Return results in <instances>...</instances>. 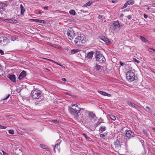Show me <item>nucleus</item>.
Wrapping results in <instances>:
<instances>
[{
    "mask_svg": "<svg viewBox=\"0 0 155 155\" xmlns=\"http://www.w3.org/2000/svg\"><path fill=\"white\" fill-rule=\"evenodd\" d=\"M148 51L150 52H155V49L152 48H150L148 49Z\"/></svg>",
    "mask_w": 155,
    "mask_h": 155,
    "instance_id": "f704fd0d",
    "label": "nucleus"
},
{
    "mask_svg": "<svg viewBox=\"0 0 155 155\" xmlns=\"http://www.w3.org/2000/svg\"><path fill=\"white\" fill-rule=\"evenodd\" d=\"M64 82L66 81V79L65 78H63L61 79Z\"/></svg>",
    "mask_w": 155,
    "mask_h": 155,
    "instance_id": "6e6d98bb",
    "label": "nucleus"
},
{
    "mask_svg": "<svg viewBox=\"0 0 155 155\" xmlns=\"http://www.w3.org/2000/svg\"><path fill=\"white\" fill-rule=\"evenodd\" d=\"M126 135L127 137L130 138L134 137V134L131 130H128L126 131Z\"/></svg>",
    "mask_w": 155,
    "mask_h": 155,
    "instance_id": "9d476101",
    "label": "nucleus"
},
{
    "mask_svg": "<svg viewBox=\"0 0 155 155\" xmlns=\"http://www.w3.org/2000/svg\"><path fill=\"white\" fill-rule=\"evenodd\" d=\"M2 152H3V155H8V154L7 153L5 152V151L2 150Z\"/></svg>",
    "mask_w": 155,
    "mask_h": 155,
    "instance_id": "603ef678",
    "label": "nucleus"
},
{
    "mask_svg": "<svg viewBox=\"0 0 155 155\" xmlns=\"http://www.w3.org/2000/svg\"><path fill=\"white\" fill-rule=\"evenodd\" d=\"M96 58L97 61L101 63H104L105 61V58L102 54H97Z\"/></svg>",
    "mask_w": 155,
    "mask_h": 155,
    "instance_id": "0eeeda50",
    "label": "nucleus"
},
{
    "mask_svg": "<svg viewBox=\"0 0 155 155\" xmlns=\"http://www.w3.org/2000/svg\"><path fill=\"white\" fill-rule=\"evenodd\" d=\"M52 121L54 122H57L58 121V120H52Z\"/></svg>",
    "mask_w": 155,
    "mask_h": 155,
    "instance_id": "bf43d9fd",
    "label": "nucleus"
},
{
    "mask_svg": "<svg viewBox=\"0 0 155 155\" xmlns=\"http://www.w3.org/2000/svg\"><path fill=\"white\" fill-rule=\"evenodd\" d=\"M127 80L130 82L133 81L135 79L134 72L132 71H128L126 74Z\"/></svg>",
    "mask_w": 155,
    "mask_h": 155,
    "instance_id": "20e7f679",
    "label": "nucleus"
},
{
    "mask_svg": "<svg viewBox=\"0 0 155 155\" xmlns=\"http://www.w3.org/2000/svg\"><path fill=\"white\" fill-rule=\"evenodd\" d=\"M67 35L68 38L70 40L73 39L75 36L74 31L72 28H70L67 31Z\"/></svg>",
    "mask_w": 155,
    "mask_h": 155,
    "instance_id": "39448f33",
    "label": "nucleus"
},
{
    "mask_svg": "<svg viewBox=\"0 0 155 155\" xmlns=\"http://www.w3.org/2000/svg\"><path fill=\"white\" fill-rule=\"evenodd\" d=\"M100 124V123L99 121H98L97 122H96L95 124L94 125V126L95 127H97L98 126V125H99Z\"/></svg>",
    "mask_w": 155,
    "mask_h": 155,
    "instance_id": "ea45409f",
    "label": "nucleus"
},
{
    "mask_svg": "<svg viewBox=\"0 0 155 155\" xmlns=\"http://www.w3.org/2000/svg\"><path fill=\"white\" fill-rule=\"evenodd\" d=\"M18 38V37L16 35L12 36L11 38V41H15Z\"/></svg>",
    "mask_w": 155,
    "mask_h": 155,
    "instance_id": "c85d7f7f",
    "label": "nucleus"
},
{
    "mask_svg": "<svg viewBox=\"0 0 155 155\" xmlns=\"http://www.w3.org/2000/svg\"><path fill=\"white\" fill-rule=\"evenodd\" d=\"M127 104L129 105H130L131 106L133 107V108H136L137 109H139L140 108V107L139 106L133 103H131L130 102L128 101L127 102Z\"/></svg>",
    "mask_w": 155,
    "mask_h": 155,
    "instance_id": "ddd939ff",
    "label": "nucleus"
},
{
    "mask_svg": "<svg viewBox=\"0 0 155 155\" xmlns=\"http://www.w3.org/2000/svg\"><path fill=\"white\" fill-rule=\"evenodd\" d=\"M50 45L56 48H57L58 47V46L54 44H51Z\"/></svg>",
    "mask_w": 155,
    "mask_h": 155,
    "instance_id": "4c0bfd02",
    "label": "nucleus"
},
{
    "mask_svg": "<svg viewBox=\"0 0 155 155\" xmlns=\"http://www.w3.org/2000/svg\"><path fill=\"white\" fill-rule=\"evenodd\" d=\"M46 59L50 61H51L53 63H55V64H56L57 65H59V66H61L62 68H65V67L63 65L59 64L57 62L54 61H53V60H52L50 59Z\"/></svg>",
    "mask_w": 155,
    "mask_h": 155,
    "instance_id": "aec40b11",
    "label": "nucleus"
},
{
    "mask_svg": "<svg viewBox=\"0 0 155 155\" xmlns=\"http://www.w3.org/2000/svg\"><path fill=\"white\" fill-rule=\"evenodd\" d=\"M94 54V52L93 51H91L88 53L87 54L86 56V58L88 59H91L92 58L93 55Z\"/></svg>",
    "mask_w": 155,
    "mask_h": 155,
    "instance_id": "dca6fc26",
    "label": "nucleus"
},
{
    "mask_svg": "<svg viewBox=\"0 0 155 155\" xmlns=\"http://www.w3.org/2000/svg\"><path fill=\"white\" fill-rule=\"evenodd\" d=\"M101 66L96 64L94 67V68L97 70H99L101 69Z\"/></svg>",
    "mask_w": 155,
    "mask_h": 155,
    "instance_id": "cd10ccee",
    "label": "nucleus"
},
{
    "mask_svg": "<svg viewBox=\"0 0 155 155\" xmlns=\"http://www.w3.org/2000/svg\"><path fill=\"white\" fill-rule=\"evenodd\" d=\"M81 110V108L78 107V109H74L72 108H70L68 109V111L70 113L75 116H77L80 113Z\"/></svg>",
    "mask_w": 155,
    "mask_h": 155,
    "instance_id": "423d86ee",
    "label": "nucleus"
},
{
    "mask_svg": "<svg viewBox=\"0 0 155 155\" xmlns=\"http://www.w3.org/2000/svg\"><path fill=\"white\" fill-rule=\"evenodd\" d=\"M128 5H127V3L126 2L124 4V5L122 7V9H123L124 8H126Z\"/></svg>",
    "mask_w": 155,
    "mask_h": 155,
    "instance_id": "37998d69",
    "label": "nucleus"
},
{
    "mask_svg": "<svg viewBox=\"0 0 155 155\" xmlns=\"http://www.w3.org/2000/svg\"><path fill=\"white\" fill-rule=\"evenodd\" d=\"M119 63L120 65L121 66H123L124 65V64L121 61L119 62Z\"/></svg>",
    "mask_w": 155,
    "mask_h": 155,
    "instance_id": "3c124183",
    "label": "nucleus"
},
{
    "mask_svg": "<svg viewBox=\"0 0 155 155\" xmlns=\"http://www.w3.org/2000/svg\"><path fill=\"white\" fill-rule=\"evenodd\" d=\"M100 137L102 139H104L105 137V135L103 134L100 135Z\"/></svg>",
    "mask_w": 155,
    "mask_h": 155,
    "instance_id": "a19ab883",
    "label": "nucleus"
},
{
    "mask_svg": "<svg viewBox=\"0 0 155 155\" xmlns=\"http://www.w3.org/2000/svg\"><path fill=\"white\" fill-rule=\"evenodd\" d=\"M106 127L104 126H102L100 127L99 128V131H101V133H102L106 130Z\"/></svg>",
    "mask_w": 155,
    "mask_h": 155,
    "instance_id": "393cba45",
    "label": "nucleus"
},
{
    "mask_svg": "<svg viewBox=\"0 0 155 155\" xmlns=\"http://www.w3.org/2000/svg\"><path fill=\"white\" fill-rule=\"evenodd\" d=\"M98 121H99L100 124L104 122V120L101 118H100L99 119Z\"/></svg>",
    "mask_w": 155,
    "mask_h": 155,
    "instance_id": "e433bc0d",
    "label": "nucleus"
},
{
    "mask_svg": "<svg viewBox=\"0 0 155 155\" xmlns=\"http://www.w3.org/2000/svg\"><path fill=\"white\" fill-rule=\"evenodd\" d=\"M8 133L11 134H14V131L12 130H8Z\"/></svg>",
    "mask_w": 155,
    "mask_h": 155,
    "instance_id": "72a5a7b5",
    "label": "nucleus"
},
{
    "mask_svg": "<svg viewBox=\"0 0 155 155\" xmlns=\"http://www.w3.org/2000/svg\"><path fill=\"white\" fill-rule=\"evenodd\" d=\"M69 13L71 15H75L76 13L75 11L73 10H71L69 11Z\"/></svg>",
    "mask_w": 155,
    "mask_h": 155,
    "instance_id": "473e14b6",
    "label": "nucleus"
},
{
    "mask_svg": "<svg viewBox=\"0 0 155 155\" xmlns=\"http://www.w3.org/2000/svg\"><path fill=\"white\" fill-rule=\"evenodd\" d=\"M143 17L145 18H147L148 16H147V15L145 14H143Z\"/></svg>",
    "mask_w": 155,
    "mask_h": 155,
    "instance_id": "5fc2aeb1",
    "label": "nucleus"
},
{
    "mask_svg": "<svg viewBox=\"0 0 155 155\" xmlns=\"http://www.w3.org/2000/svg\"><path fill=\"white\" fill-rule=\"evenodd\" d=\"M114 144L115 146V147L117 148L120 146V142L118 140H117L114 143Z\"/></svg>",
    "mask_w": 155,
    "mask_h": 155,
    "instance_id": "6ab92c4d",
    "label": "nucleus"
},
{
    "mask_svg": "<svg viewBox=\"0 0 155 155\" xmlns=\"http://www.w3.org/2000/svg\"><path fill=\"white\" fill-rule=\"evenodd\" d=\"M116 2L117 1H116L112 0V1L111 2L113 3H116Z\"/></svg>",
    "mask_w": 155,
    "mask_h": 155,
    "instance_id": "13d9d810",
    "label": "nucleus"
},
{
    "mask_svg": "<svg viewBox=\"0 0 155 155\" xmlns=\"http://www.w3.org/2000/svg\"><path fill=\"white\" fill-rule=\"evenodd\" d=\"M61 141L59 140H57V144H55L54 147V151L55 152H56V148L57 147V149L59 150V147H58L59 145L61 143Z\"/></svg>",
    "mask_w": 155,
    "mask_h": 155,
    "instance_id": "2eb2a0df",
    "label": "nucleus"
},
{
    "mask_svg": "<svg viewBox=\"0 0 155 155\" xmlns=\"http://www.w3.org/2000/svg\"><path fill=\"white\" fill-rule=\"evenodd\" d=\"M66 94H68V95H69L67 93H66Z\"/></svg>",
    "mask_w": 155,
    "mask_h": 155,
    "instance_id": "69168bd1",
    "label": "nucleus"
},
{
    "mask_svg": "<svg viewBox=\"0 0 155 155\" xmlns=\"http://www.w3.org/2000/svg\"><path fill=\"white\" fill-rule=\"evenodd\" d=\"M126 2L127 3V5H132L134 3V2L133 0H129L127 2Z\"/></svg>",
    "mask_w": 155,
    "mask_h": 155,
    "instance_id": "bb28decb",
    "label": "nucleus"
},
{
    "mask_svg": "<svg viewBox=\"0 0 155 155\" xmlns=\"http://www.w3.org/2000/svg\"><path fill=\"white\" fill-rule=\"evenodd\" d=\"M140 38L141 41H143L145 43H147L148 42V41L143 36H140Z\"/></svg>",
    "mask_w": 155,
    "mask_h": 155,
    "instance_id": "5701e85b",
    "label": "nucleus"
},
{
    "mask_svg": "<svg viewBox=\"0 0 155 155\" xmlns=\"http://www.w3.org/2000/svg\"><path fill=\"white\" fill-rule=\"evenodd\" d=\"M100 38L104 41L108 43V44H111V42L107 38L104 36H101Z\"/></svg>",
    "mask_w": 155,
    "mask_h": 155,
    "instance_id": "f8f14e48",
    "label": "nucleus"
},
{
    "mask_svg": "<svg viewBox=\"0 0 155 155\" xmlns=\"http://www.w3.org/2000/svg\"><path fill=\"white\" fill-rule=\"evenodd\" d=\"M26 76V72L23 71L20 74L18 77V79L20 80H21L24 78Z\"/></svg>",
    "mask_w": 155,
    "mask_h": 155,
    "instance_id": "9b49d317",
    "label": "nucleus"
},
{
    "mask_svg": "<svg viewBox=\"0 0 155 155\" xmlns=\"http://www.w3.org/2000/svg\"><path fill=\"white\" fill-rule=\"evenodd\" d=\"M29 20H30L32 22L36 21H37L36 19H29Z\"/></svg>",
    "mask_w": 155,
    "mask_h": 155,
    "instance_id": "8fccbe9b",
    "label": "nucleus"
},
{
    "mask_svg": "<svg viewBox=\"0 0 155 155\" xmlns=\"http://www.w3.org/2000/svg\"><path fill=\"white\" fill-rule=\"evenodd\" d=\"M152 5L153 7H155V3L154 4H152Z\"/></svg>",
    "mask_w": 155,
    "mask_h": 155,
    "instance_id": "052dcab7",
    "label": "nucleus"
},
{
    "mask_svg": "<svg viewBox=\"0 0 155 155\" xmlns=\"http://www.w3.org/2000/svg\"><path fill=\"white\" fill-rule=\"evenodd\" d=\"M6 128V127L0 125V128L1 129H5Z\"/></svg>",
    "mask_w": 155,
    "mask_h": 155,
    "instance_id": "c03bdc74",
    "label": "nucleus"
},
{
    "mask_svg": "<svg viewBox=\"0 0 155 155\" xmlns=\"http://www.w3.org/2000/svg\"><path fill=\"white\" fill-rule=\"evenodd\" d=\"M127 17L128 19L129 20L131 19V16L130 15L127 16Z\"/></svg>",
    "mask_w": 155,
    "mask_h": 155,
    "instance_id": "09e8293b",
    "label": "nucleus"
},
{
    "mask_svg": "<svg viewBox=\"0 0 155 155\" xmlns=\"http://www.w3.org/2000/svg\"><path fill=\"white\" fill-rule=\"evenodd\" d=\"M31 96L34 99H39L41 96V92L38 89L34 90L31 91Z\"/></svg>",
    "mask_w": 155,
    "mask_h": 155,
    "instance_id": "7ed1b4c3",
    "label": "nucleus"
},
{
    "mask_svg": "<svg viewBox=\"0 0 155 155\" xmlns=\"http://www.w3.org/2000/svg\"><path fill=\"white\" fill-rule=\"evenodd\" d=\"M40 146L41 148H43V149H48L49 150V148L47 147L45 145L43 144H41L40 145Z\"/></svg>",
    "mask_w": 155,
    "mask_h": 155,
    "instance_id": "b1692460",
    "label": "nucleus"
},
{
    "mask_svg": "<svg viewBox=\"0 0 155 155\" xmlns=\"http://www.w3.org/2000/svg\"><path fill=\"white\" fill-rule=\"evenodd\" d=\"M74 43L76 45L81 46L86 42V38L84 35L77 36L74 40Z\"/></svg>",
    "mask_w": 155,
    "mask_h": 155,
    "instance_id": "f257e3e1",
    "label": "nucleus"
},
{
    "mask_svg": "<svg viewBox=\"0 0 155 155\" xmlns=\"http://www.w3.org/2000/svg\"><path fill=\"white\" fill-rule=\"evenodd\" d=\"M147 9L148 10H150V8L149 7H148L147 8Z\"/></svg>",
    "mask_w": 155,
    "mask_h": 155,
    "instance_id": "680f3d73",
    "label": "nucleus"
},
{
    "mask_svg": "<svg viewBox=\"0 0 155 155\" xmlns=\"http://www.w3.org/2000/svg\"><path fill=\"white\" fill-rule=\"evenodd\" d=\"M8 78L14 82H15L16 81L15 77V75L14 74H8Z\"/></svg>",
    "mask_w": 155,
    "mask_h": 155,
    "instance_id": "4468645a",
    "label": "nucleus"
},
{
    "mask_svg": "<svg viewBox=\"0 0 155 155\" xmlns=\"http://www.w3.org/2000/svg\"><path fill=\"white\" fill-rule=\"evenodd\" d=\"M4 53V52L2 50L0 49V54L1 55H3Z\"/></svg>",
    "mask_w": 155,
    "mask_h": 155,
    "instance_id": "49530a36",
    "label": "nucleus"
},
{
    "mask_svg": "<svg viewBox=\"0 0 155 155\" xmlns=\"http://www.w3.org/2000/svg\"><path fill=\"white\" fill-rule=\"evenodd\" d=\"M134 62L137 63H139V61L137 60L136 58H134Z\"/></svg>",
    "mask_w": 155,
    "mask_h": 155,
    "instance_id": "de8ad7c7",
    "label": "nucleus"
},
{
    "mask_svg": "<svg viewBox=\"0 0 155 155\" xmlns=\"http://www.w3.org/2000/svg\"><path fill=\"white\" fill-rule=\"evenodd\" d=\"M98 92L99 93L104 96H107L108 97H110L111 96L110 94H107V93L104 91H98Z\"/></svg>",
    "mask_w": 155,
    "mask_h": 155,
    "instance_id": "f3484780",
    "label": "nucleus"
},
{
    "mask_svg": "<svg viewBox=\"0 0 155 155\" xmlns=\"http://www.w3.org/2000/svg\"><path fill=\"white\" fill-rule=\"evenodd\" d=\"M146 108L148 109V110H149L148 111L149 112H150V113L152 112V110H151V109L149 107L147 106V107H146Z\"/></svg>",
    "mask_w": 155,
    "mask_h": 155,
    "instance_id": "a18cd8bd",
    "label": "nucleus"
},
{
    "mask_svg": "<svg viewBox=\"0 0 155 155\" xmlns=\"http://www.w3.org/2000/svg\"><path fill=\"white\" fill-rule=\"evenodd\" d=\"M89 117L91 119H93L96 117L95 115L93 112H91L89 113Z\"/></svg>",
    "mask_w": 155,
    "mask_h": 155,
    "instance_id": "a211bd4d",
    "label": "nucleus"
},
{
    "mask_svg": "<svg viewBox=\"0 0 155 155\" xmlns=\"http://www.w3.org/2000/svg\"><path fill=\"white\" fill-rule=\"evenodd\" d=\"M7 6L6 4L3 3H0V13L2 14H5L6 12L5 11V8Z\"/></svg>",
    "mask_w": 155,
    "mask_h": 155,
    "instance_id": "6e6552de",
    "label": "nucleus"
},
{
    "mask_svg": "<svg viewBox=\"0 0 155 155\" xmlns=\"http://www.w3.org/2000/svg\"><path fill=\"white\" fill-rule=\"evenodd\" d=\"M6 20V22H8L10 23H15V21H16L15 20H7L5 19Z\"/></svg>",
    "mask_w": 155,
    "mask_h": 155,
    "instance_id": "c756f323",
    "label": "nucleus"
},
{
    "mask_svg": "<svg viewBox=\"0 0 155 155\" xmlns=\"http://www.w3.org/2000/svg\"><path fill=\"white\" fill-rule=\"evenodd\" d=\"M44 9L46 10H48V6H45L44 7Z\"/></svg>",
    "mask_w": 155,
    "mask_h": 155,
    "instance_id": "864d4df0",
    "label": "nucleus"
},
{
    "mask_svg": "<svg viewBox=\"0 0 155 155\" xmlns=\"http://www.w3.org/2000/svg\"><path fill=\"white\" fill-rule=\"evenodd\" d=\"M20 8H21V15H23L25 11V9L24 8V7L23 6V5L21 4L20 5Z\"/></svg>",
    "mask_w": 155,
    "mask_h": 155,
    "instance_id": "a878e982",
    "label": "nucleus"
},
{
    "mask_svg": "<svg viewBox=\"0 0 155 155\" xmlns=\"http://www.w3.org/2000/svg\"><path fill=\"white\" fill-rule=\"evenodd\" d=\"M71 105L73 107H74V106H75V107H76L77 108H78V107H78V104H71Z\"/></svg>",
    "mask_w": 155,
    "mask_h": 155,
    "instance_id": "58836bf2",
    "label": "nucleus"
},
{
    "mask_svg": "<svg viewBox=\"0 0 155 155\" xmlns=\"http://www.w3.org/2000/svg\"><path fill=\"white\" fill-rule=\"evenodd\" d=\"M124 24L120 23L118 20L114 21L113 23V28L115 32L118 31L120 29V27L123 26Z\"/></svg>",
    "mask_w": 155,
    "mask_h": 155,
    "instance_id": "f03ea898",
    "label": "nucleus"
},
{
    "mask_svg": "<svg viewBox=\"0 0 155 155\" xmlns=\"http://www.w3.org/2000/svg\"><path fill=\"white\" fill-rule=\"evenodd\" d=\"M8 40V38L6 37H0V45H5Z\"/></svg>",
    "mask_w": 155,
    "mask_h": 155,
    "instance_id": "1a4fd4ad",
    "label": "nucleus"
},
{
    "mask_svg": "<svg viewBox=\"0 0 155 155\" xmlns=\"http://www.w3.org/2000/svg\"><path fill=\"white\" fill-rule=\"evenodd\" d=\"M109 116L111 119L112 120H116L115 117L113 115L110 114L109 115Z\"/></svg>",
    "mask_w": 155,
    "mask_h": 155,
    "instance_id": "2f4dec72",
    "label": "nucleus"
},
{
    "mask_svg": "<svg viewBox=\"0 0 155 155\" xmlns=\"http://www.w3.org/2000/svg\"><path fill=\"white\" fill-rule=\"evenodd\" d=\"M36 22H38L42 24H45L46 23L45 21L42 20L37 19Z\"/></svg>",
    "mask_w": 155,
    "mask_h": 155,
    "instance_id": "7c9ffc66",
    "label": "nucleus"
},
{
    "mask_svg": "<svg viewBox=\"0 0 155 155\" xmlns=\"http://www.w3.org/2000/svg\"><path fill=\"white\" fill-rule=\"evenodd\" d=\"M0 20H2V18H0Z\"/></svg>",
    "mask_w": 155,
    "mask_h": 155,
    "instance_id": "0e129e2a",
    "label": "nucleus"
},
{
    "mask_svg": "<svg viewBox=\"0 0 155 155\" xmlns=\"http://www.w3.org/2000/svg\"><path fill=\"white\" fill-rule=\"evenodd\" d=\"M154 60H155V58H154Z\"/></svg>",
    "mask_w": 155,
    "mask_h": 155,
    "instance_id": "338daca9",
    "label": "nucleus"
},
{
    "mask_svg": "<svg viewBox=\"0 0 155 155\" xmlns=\"http://www.w3.org/2000/svg\"><path fill=\"white\" fill-rule=\"evenodd\" d=\"M39 13L41 14V12H39Z\"/></svg>",
    "mask_w": 155,
    "mask_h": 155,
    "instance_id": "e2e57ef3",
    "label": "nucleus"
},
{
    "mask_svg": "<svg viewBox=\"0 0 155 155\" xmlns=\"http://www.w3.org/2000/svg\"><path fill=\"white\" fill-rule=\"evenodd\" d=\"M92 3L91 1H90L87 2V3L85 4L83 6V7H85L88 6H90Z\"/></svg>",
    "mask_w": 155,
    "mask_h": 155,
    "instance_id": "4be33fe9",
    "label": "nucleus"
},
{
    "mask_svg": "<svg viewBox=\"0 0 155 155\" xmlns=\"http://www.w3.org/2000/svg\"><path fill=\"white\" fill-rule=\"evenodd\" d=\"M82 134L85 137L86 139H88L89 138V137H87V135H86V134H85L84 133H82Z\"/></svg>",
    "mask_w": 155,
    "mask_h": 155,
    "instance_id": "79ce46f5",
    "label": "nucleus"
},
{
    "mask_svg": "<svg viewBox=\"0 0 155 155\" xmlns=\"http://www.w3.org/2000/svg\"><path fill=\"white\" fill-rule=\"evenodd\" d=\"M102 16H101V15H99L98 16V18L99 19L101 18H102Z\"/></svg>",
    "mask_w": 155,
    "mask_h": 155,
    "instance_id": "4d7b16f0",
    "label": "nucleus"
},
{
    "mask_svg": "<svg viewBox=\"0 0 155 155\" xmlns=\"http://www.w3.org/2000/svg\"><path fill=\"white\" fill-rule=\"evenodd\" d=\"M77 49H73L71 51V54H74L75 53L77 52Z\"/></svg>",
    "mask_w": 155,
    "mask_h": 155,
    "instance_id": "c9c22d12",
    "label": "nucleus"
},
{
    "mask_svg": "<svg viewBox=\"0 0 155 155\" xmlns=\"http://www.w3.org/2000/svg\"><path fill=\"white\" fill-rule=\"evenodd\" d=\"M10 96V94H8L7 96L5 98L2 99V100L0 101V104H3L4 103V101L8 99Z\"/></svg>",
    "mask_w": 155,
    "mask_h": 155,
    "instance_id": "412c9836",
    "label": "nucleus"
}]
</instances>
